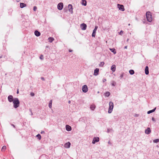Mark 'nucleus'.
Wrapping results in <instances>:
<instances>
[{"label":"nucleus","instance_id":"41","mask_svg":"<svg viewBox=\"0 0 159 159\" xmlns=\"http://www.w3.org/2000/svg\"><path fill=\"white\" fill-rule=\"evenodd\" d=\"M41 79H42L43 80H44V78H43V77H42V78H41Z\"/></svg>","mask_w":159,"mask_h":159},{"label":"nucleus","instance_id":"31","mask_svg":"<svg viewBox=\"0 0 159 159\" xmlns=\"http://www.w3.org/2000/svg\"><path fill=\"white\" fill-rule=\"evenodd\" d=\"M36 136L38 137V138L39 139V140H40L41 139V136L40 134H38Z\"/></svg>","mask_w":159,"mask_h":159},{"label":"nucleus","instance_id":"4","mask_svg":"<svg viewBox=\"0 0 159 159\" xmlns=\"http://www.w3.org/2000/svg\"><path fill=\"white\" fill-rule=\"evenodd\" d=\"M63 5L62 3H59L57 5V8L59 10H61L62 9Z\"/></svg>","mask_w":159,"mask_h":159},{"label":"nucleus","instance_id":"44","mask_svg":"<svg viewBox=\"0 0 159 159\" xmlns=\"http://www.w3.org/2000/svg\"><path fill=\"white\" fill-rule=\"evenodd\" d=\"M69 102V103H70V101H69V102Z\"/></svg>","mask_w":159,"mask_h":159},{"label":"nucleus","instance_id":"24","mask_svg":"<svg viewBox=\"0 0 159 159\" xmlns=\"http://www.w3.org/2000/svg\"><path fill=\"white\" fill-rule=\"evenodd\" d=\"M110 50L114 54H115L116 53V52L115 48H110Z\"/></svg>","mask_w":159,"mask_h":159},{"label":"nucleus","instance_id":"43","mask_svg":"<svg viewBox=\"0 0 159 159\" xmlns=\"http://www.w3.org/2000/svg\"><path fill=\"white\" fill-rule=\"evenodd\" d=\"M124 48L125 49H126L127 48V46H125Z\"/></svg>","mask_w":159,"mask_h":159},{"label":"nucleus","instance_id":"22","mask_svg":"<svg viewBox=\"0 0 159 159\" xmlns=\"http://www.w3.org/2000/svg\"><path fill=\"white\" fill-rule=\"evenodd\" d=\"M156 109V107H155L153 110H150V111H148V112H147V113L148 114H150V113H152V112H154L155 111Z\"/></svg>","mask_w":159,"mask_h":159},{"label":"nucleus","instance_id":"25","mask_svg":"<svg viewBox=\"0 0 159 159\" xmlns=\"http://www.w3.org/2000/svg\"><path fill=\"white\" fill-rule=\"evenodd\" d=\"M110 93L109 92H107L105 93V96L106 97H108L110 96Z\"/></svg>","mask_w":159,"mask_h":159},{"label":"nucleus","instance_id":"39","mask_svg":"<svg viewBox=\"0 0 159 159\" xmlns=\"http://www.w3.org/2000/svg\"><path fill=\"white\" fill-rule=\"evenodd\" d=\"M11 125H12V126H13L14 128H15V125H13V124H11Z\"/></svg>","mask_w":159,"mask_h":159},{"label":"nucleus","instance_id":"14","mask_svg":"<svg viewBox=\"0 0 159 159\" xmlns=\"http://www.w3.org/2000/svg\"><path fill=\"white\" fill-rule=\"evenodd\" d=\"M151 132V130L149 128H148L147 129L145 130V133L147 134H150Z\"/></svg>","mask_w":159,"mask_h":159},{"label":"nucleus","instance_id":"28","mask_svg":"<svg viewBox=\"0 0 159 159\" xmlns=\"http://www.w3.org/2000/svg\"><path fill=\"white\" fill-rule=\"evenodd\" d=\"M129 73L130 74L133 75L134 73V71L133 70H131L129 71Z\"/></svg>","mask_w":159,"mask_h":159},{"label":"nucleus","instance_id":"32","mask_svg":"<svg viewBox=\"0 0 159 159\" xmlns=\"http://www.w3.org/2000/svg\"><path fill=\"white\" fill-rule=\"evenodd\" d=\"M153 142L155 143H157L159 142V139H156L153 140Z\"/></svg>","mask_w":159,"mask_h":159},{"label":"nucleus","instance_id":"40","mask_svg":"<svg viewBox=\"0 0 159 159\" xmlns=\"http://www.w3.org/2000/svg\"><path fill=\"white\" fill-rule=\"evenodd\" d=\"M19 93V90H18V89L17 90V93L18 94Z\"/></svg>","mask_w":159,"mask_h":159},{"label":"nucleus","instance_id":"33","mask_svg":"<svg viewBox=\"0 0 159 159\" xmlns=\"http://www.w3.org/2000/svg\"><path fill=\"white\" fill-rule=\"evenodd\" d=\"M40 58L41 60L43 59V55H41V56L40 57Z\"/></svg>","mask_w":159,"mask_h":159},{"label":"nucleus","instance_id":"5","mask_svg":"<svg viewBox=\"0 0 159 159\" xmlns=\"http://www.w3.org/2000/svg\"><path fill=\"white\" fill-rule=\"evenodd\" d=\"M80 27L82 30H85L87 28V25L84 23H83L80 25Z\"/></svg>","mask_w":159,"mask_h":159},{"label":"nucleus","instance_id":"7","mask_svg":"<svg viewBox=\"0 0 159 159\" xmlns=\"http://www.w3.org/2000/svg\"><path fill=\"white\" fill-rule=\"evenodd\" d=\"M82 91L84 93L88 91V87L86 85H84L82 87Z\"/></svg>","mask_w":159,"mask_h":159},{"label":"nucleus","instance_id":"23","mask_svg":"<svg viewBox=\"0 0 159 159\" xmlns=\"http://www.w3.org/2000/svg\"><path fill=\"white\" fill-rule=\"evenodd\" d=\"M48 40L49 42L52 43L54 40V39L52 37H49L48 38Z\"/></svg>","mask_w":159,"mask_h":159},{"label":"nucleus","instance_id":"3","mask_svg":"<svg viewBox=\"0 0 159 159\" xmlns=\"http://www.w3.org/2000/svg\"><path fill=\"white\" fill-rule=\"evenodd\" d=\"M109 107L108 109V112L109 113H110L112 111L114 107L113 103L111 102H110L109 103Z\"/></svg>","mask_w":159,"mask_h":159},{"label":"nucleus","instance_id":"36","mask_svg":"<svg viewBox=\"0 0 159 159\" xmlns=\"http://www.w3.org/2000/svg\"><path fill=\"white\" fill-rule=\"evenodd\" d=\"M107 80L106 79H104L103 80V82H105V81H106Z\"/></svg>","mask_w":159,"mask_h":159},{"label":"nucleus","instance_id":"18","mask_svg":"<svg viewBox=\"0 0 159 159\" xmlns=\"http://www.w3.org/2000/svg\"><path fill=\"white\" fill-rule=\"evenodd\" d=\"M111 70H112V71L114 72L116 70V66L115 65H113L111 67Z\"/></svg>","mask_w":159,"mask_h":159},{"label":"nucleus","instance_id":"2","mask_svg":"<svg viewBox=\"0 0 159 159\" xmlns=\"http://www.w3.org/2000/svg\"><path fill=\"white\" fill-rule=\"evenodd\" d=\"M146 16L148 21L151 22L152 20V16L149 11H148L146 13Z\"/></svg>","mask_w":159,"mask_h":159},{"label":"nucleus","instance_id":"17","mask_svg":"<svg viewBox=\"0 0 159 159\" xmlns=\"http://www.w3.org/2000/svg\"><path fill=\"white\" fill-rule=\"evenodd\" d=\"M66 129L68 131H70L71 130V127L68 125H66Z\"/></svg>","mask_w":159,"mask_h":159},{"label":"nucleus","instance_id":"30","mask_svg":"<svg viewBox=\"0 0 159 159\" xmlns=\"http://www.w3.org/2000/svg\"><path fill=\"white\" fill-rule=\"evenodd\" d=\"M6 149V147L5 146H4L2 147V151H4Z\"/></svg>","mask_w":159,"mask_h":159},{"label":"nucleus","instance_id":"21","mask_svg":"<svg viewBox=\"0 0 159 159\" xmlns=\"http://www.w3.org/2000/svg\"><path fill=\"white\" fill-rule=\"evenodd\" d=\"M90 108L92 110H94L95 108V106L94 104H92L90 106Z\"/></svg>","mask_w":159,"mask_h":159},{"label":"nucleus","instance_id":"1","mask_svg":"<svg viewBox=\"0 0 159 159\" xmlns=\"http://www.w3.org/2000/svg\"><path fill=\"white\" fill-rule=\"evenodd\" d=\"M14 107L16 108L18 107L20 105V102L18 98H15L13 101Z\"/></svg>","mask_w":159,"mask_h":159},{"label":"nucleus","instance_id":"37","mask_svg":"<svg viewBox=\"0 0 159 159\" xmlns=\"http://www.w3.org/2000/svg\"><path fill=\"white\" fill-rule=\"evenodd\" d=\"M123 31H122V30H121V31H120V34L121 35V34H123Z\"/></svg>","mask_w":159,"mask_h":159},{"label":"nucleus","instance_id":"9","mask_svg":"<svg viewBox=\"0 0 159 159\" xmlns=\"http://www.w3.org/2000/svg\"><path fill=\"white\" fill-rule=\"evenodd\" d=\"M99 141V138L98 137H95L93 140L92 143L94 144L95 142H98Z\"/></svg>","mask_w":159,"mask_h":159},{"label":"nucleus","instance_id":"13","mask_svg":"<svg viewBox=\"0 0 159 159\" xmlns=\"http://www.w3.org/2000/svg\"><path fill=\"white\" fill-rule=\"evenodd\" d=\"M70 143L69 142L66 143L64 145V147L66 148H69L70 147Z\"/></svg>","mask_w":159,"mask_h":159},{"label":"nucleus","instance_id":"27","mask_svg":"<svg viewBox=\"0 0 159 159\" xmlns=\"http://www.w3.org/2000/svg\"><path fill=\"white\" fill-rule=\"evenodd\" d=\"M111 84L112 86H115L116 84V83L115 81H113L111 82Z\"/></svg>","mask_w":159,"mask_h":159},{"label":"nucleus","instance_id":"12","mask_svg":"<svg viewBox=\"0 0 159 159\" xmlns=\"http://www.w3.org/2000/svg\"><path fill=\"white\" fill-rule=\"evenodd\" d=\"M8 101L10 102H13L14 100V99H13V96L12 95H10L8 96Z\"/></svg>","mask_w":159,"mask_h":159},{"label":"nucleus","instance_id":"15","mask_svg":"<svg viewBox=\"0 0 159 159\" xmlns=\"http://www.w3.org/2000/svg\"><path fill=\"white\" fill-rule=\"evenodd\" d=\"M145 71L146 75H148L149 74L148 67V66L146 67Z\"/></svg>","mask_w":159,"mask_h":159},{"label":"nucleus","instance_id":"10","mask_svg":"<svg viewBox=\"0 0 159 159\" xmlns=\"http://www.w3.org/2000/svg\"><path fill=\"white\" fill-rule=\"evenodd\" d=\"M69 11L72 14L73 12L72 6L71 4H69L68 6Z\"/></svg>","mask_w":159,"mask_h":159},{"label":"nucleus","instance_id":"47","mask_svg":"<svg viewBox=\"0 0 159 159\" xmlns=\"http://www.w3.org/2000/svg\"><path fill=\"white\" fill-rule=\"evenodd\" d=\"M128 40H129V39H127V41H128Z\"/></svg>","mask_w":159,"mask_h":159},{"label":"nucleus","instance_id":"16","mask_svg":"<svg viewBox=\"0 0 159 159\" xmlns=\"http://www.w3.org/2000/svg\"><path fill=\"white\" fill-rule=\"evenodd\" d=\"M34 34L35 35L37 36H39L40 35V33L37 30H36L35 31Z\"/></svg>","mask_w":159,"mask_h":159},{"label":"nucleus","instance_id":"34","mask_svg":"<svg viewBox=\"0 0 159 159\" xmlns=\"http://www.w3.org/2000/svg\"><path fill=\"white\" fill-rule=\"evenodd\" d=\"M37 9V7L36 6H34L33 8V10L34 11H35Z\"/></svg>","mask_w":159,"mask_h":159},{"label":"nucleus","instance_id":"8","mask_svg":"<svg viewBox=\"0 0 159 159\" xmlns=\"http://www.w3.org/2000/svg\"><path fill=\"white\" fill-rule=\"evenodd\" d=\"M98 28V27L97 26H96L95 29H94V30L93 31V32L92 34V36L93 37H95V35H96V32L97 31V30Z\"/></svg>","mask_w":159,"mask_h":159},{"label":"nucleus","instance_id":"46","mask_svg":"<svg viewBox=\"0 0 159 159\" xmlns=\"http://www.w3.org/2000/svg\"><path fill=\"white\" fill-rule=\"evenodd\" d=\"M130 25V24H128V25H129H129Z\"/></svg>","mask_w":159,"mask_h":159},{"label":"nucleus","instance_id":"38","mask_svg":"<svg viewBox=\"0 0 159 159\" xmlns=\"http://www.w3.org/2000/svg\"><path fill=\"white\" fill-rule=\"evenodd\" d=\"M123 74H121L120 75V77L122 78L123 77Z\"/></svg>","mask_w":159,"mask_h":159},{"label":"nucleus","instance_id":"11","mask_svg":"<svg viewBox=\"0 0 159 159\" xmlns=\"http://www.w3.org/2000/svg\"><path fill=\"white\" fill-rule=\"evenodd\" d=\"M99 70L98 68H96L94 70L93 75H97L99 73Z\"/></svg>","mask_w":159,"mask_h":159},{"label":"nucleus","instance_id":"42","mask_svg":"<svg viewBox=\"0 0 159 159\" xmlns=\"http://www.w3.org/2000/svg\"><path fill=\"white\" fill-rule=\"evenodd\" d=\"M152 120L154 121V118L152 117Z\"/></svg>","mask_w":159,"mask_h":159},{"label":"nucleus","instance_id":"29","mask_svg":"<svg viewBox=\"0 0 159 159\" xmlns=\"http://www.w3.org/2000/svg\"><path fill=\"white\" fill-rule=\"evenodd\" d=\"M104 64V63L103 62H102L99 64V66H102Z\"/></svg>","mask_w":159,"mask_h":159},{"label":"nucleus","instance_id":"19","mask_svg":"<svg viewBox=\"0 0 159 159\" xmlns=\"http://www.w3.org/2000/svg\"><path fill=\"white\" fill-rule=\"evenodd\" d=\"M20 6L21 8H23V7H26V4H25L24 3H20Z\"/></svg>","mask_w":159,"mask_h":159},{"label":"nucleus","instance_id":"35","mask_svg":"<svg viewBox=\"0 0 159 159\" xmlns=\"http://www.w3.org/2000/svg\"><path fill=\"white\" fill-rule=\"evenodd\" d=\"M30 95L32 96H34V94L32 92L30 93Z\"/></svg>","mask_w":159,"mask_h":159},{"label":"nucleus","instance_id":"6","mask_svg":"<svg viewBox=\"0 0 159 159\" xmlns=\"http://www.w3.org/2000/svg\"><path fill=\"white\" fill-rule=\"evenodd\" d=\"M117 6L120 10L122 11H123L125 10L124 6L123 5L118 4Z\"/></svg>","mask_w":159,"mask_h":159},{"label":"nucleus","instance_id":"26","mask_svg":"<svg viewBox=\"0 0 159 159\" xmlns=\"http://www.w3.org/2000/svg\"><path fill=\"white\" fill-rule=\"evenodd\" d=\"M52 100H51L49 102L48 105L50 108H51L52 107Z\"/></svg>","mask_w":159,"mask_h":159},{"label":"nucleus","instance_id":"45","mask_svg":"<svg viewBox=\"0 0 159 159\" xmlns=\"http://www.w3.org/2000/svg\"><path fill=\"white\" fill-rule=\"evenodd\" d=\"M71 51H71V50H69V52H71Z\"/></svg>","mask_w":159,"mask_h":159},{"label":"nucleus","instance_id":"20","mask_svg":"<svg viewBox=\"0 0 159 159\" xmlns=\"http://www.w3.org/2000/svg\"><path fill=\"white\" fill-rule=\"evenodd\" d=\"M81 3L83 5L86 6L87 4V2L85 0H82V1Z\"/></svg>","mask_w":159,"mask_h":159}]
</instances>
